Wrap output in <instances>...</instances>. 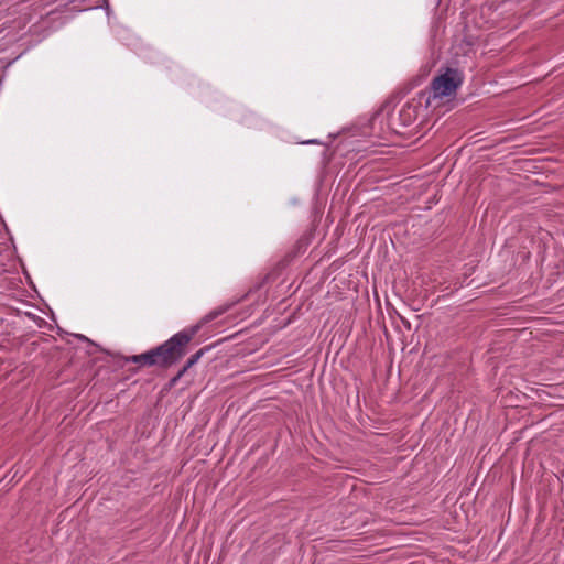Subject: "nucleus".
I'll return each mask as SVG.
<instances>
[{"label": "nucleus", "instance_id": "4", "mask_svg": "<svg viewBox=\"0 0 564 564\" xmlns=\"http://www.w3.org/2000/svg\"><path fill=\"white\" fill-rule=\"evenodd\" d=\"M206 348H202L198 351H196L194 355H192L185 365L182 367L185 371H187L189 368H192L194 365L198 362V360L203 357Z\"/></svg>", "mask_w": 564, "mask_h": 564}, {"label": "nucleus", "instance_id": "2", "mask_svg": "<svg viewBox=\"0 0 564 564\" xmlns=\"http://www.w3.org/2000/svg\"><path fill=\"white\" fill-rule=\"evenodd\" d=\"M463 84V75L454 68H446L442 74L436 76L431 83L432 95L425 99L426 106L433 99H442L456 94L458 87Z\"/></svg>", "mask_w": 564, "mask_h": 564}, {"label": "nucleus", "instance_id": "1", "mask_svg": "<svg viewBox=\"0 0 564 564\" xmlns=\"http://www.w3.org/2000/svg\"><path fill=\"white\" fill-rule=\"evenodd\" d=\"M228 308L229 306L225 305L210 311L195 325L180 330L153 349L140 355L131 356L129 360L140 366L148 367L156 366L160 368H169L173 366L186 355L188 344L197 335L200 328L205 324L223 315Z\"/></svg>", "mask_w": 564, "mask_h": 564}, {"label": "nucleus", "instance_id": "7", "mask_svg": "<svg viewBox=\"0 0 564 564\" xmlns=\"http://www.w3.org/2000/svg\"><path fill=\"white\" fill-rule=\"evenodd\" d=\"M391 130L398 132V126L395 124V122L392 123Z\"/></svg>", "mask_w": 564, "mask_h": 564}, {"label": "nucleus", "instance_id": "3", "mask_svg": "<svg viewBox=\"0 0 564 564\" xmlns=\"http://www.w3.org/2000/svg\"><path fill=\"white\" fill-rule=\"evenodd\" d=\"M425 95L421 94L419 98H412L405 102L399 110L398 120L400 127H410L417 120L422 112V99Z\"/></svg>", "mask_w": 564, "mask_h": 564}, {"label": "nucleus", "instance_id": "6", "mask_svg": "<svg viewBox=\"0 0 564 564\" xmlns=\"http://www.w3.org/2000/svg\"><path fill=\"white\" fill-rule=\"evenodd\" d=\"M382 120H383V115H382V113H378V115H376V116L373 117V119H372V124H376V122H377V121L382 122Z\"/></svg>", "mask_w": 564, "mask_h": 564}, {"label": "nucleus", "instance_id": "8", "mask_svg": "<svg viewBox=\"0 0 564 564\" xmlns=\"http://www.w3.org/2000/svg\"><path fill=\"white\" fill-rule=\"evenodd\" d=\"M306 143H317V141L316 140H310Z\"/></svg>", "mask_w": 564, "mask_h": 564}, {"label": "nucleus", "instance_id": "5", "mask_svg": "<svg viewBox=\"0 0 564 564\" xmlns=\"http://www.w3.org/2000/svg\"><path fill=\"white\" fill-rule=\"evenodd\" d=\"M186 373V371L182 368L180 371L170 380V386L173 387L177 383V381Z\"/></svg>", "mask_w": 564, "mask_h": 564}]
</instances>
